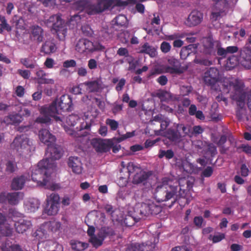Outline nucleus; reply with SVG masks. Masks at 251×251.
<instances>
[{
	"label": "nucleus",
	"mask_w": 251,
	"mask_h": 251,
	"mask_svg": "<svg viewBox=\"0 0 251 251\" xmlns=\"http://www.w3.org/2000/svg\"><path fill=\"white\" fill-rule=\"evenodd\" d=\"M172 179L168 177H164L162 179L160 184H158L155 189V197L159 202L168 201L173 199L171 205L173 206L176 201L175 198L177 191V185H174Z\"/></svg>",
	"instance_id": "1"
},
{
	"label": "nucleus",
	"mask_w": 251,
	"mask_h": 251,
	"mask_svg": "<svg viewBox=\"0 0 251 251\" xmlns=\"http://www.w3.org/2000/svg\"><path fill=\"white\" fill-rule=\"evenodd\" d=\"M50 159L46 158L38 162L37 166L32 170L31 178L38 185L48 188L50 175L48 169L50 167Z\"/></svg>",
	"instance_id": "2"
},
{
	"label": "nucleus",
	"mask_w": 251,
	"mask_h": 251,
	"mask_svg": "<svg viewBox=\"0 0 251 251\" xmlns=\"http://www.w3.org/2000/svg\"><path fill=\"white\" fill-rule=\"evenodd\" d=\"M48 27L57 33L60 39L64 38L67 34V29L64 20L60 14L51 15L45 22Z\"/></svg>",
	"instance_id": "3"
},
{
	"label": "nucleus",
	"mask_w": 251,
	"mask_h": 251,
	"mask_svg": "<svg viewBox=\"0 0 251 251\" xmlns=\"http://www.w3.org/2000/svg\"><path fill=\"white\" fill-rule=\"evenodd\" d=\"M42 116H39L36 119V122L40 124H48L51 121V117H54L56 121H61L59 117L55 116L59 114L57 108L56 101H53L49 106H43L40 109Z\"/></svg>",
	"instance_id": "4"
},
{
	"label": "nucleus",
	"mask_w": 251,
	"mask_h": 251,
	"mask_svg": "<svg viewBox=\"0 0 251 251\" xmlns=\"http://www.w3.org/2000/svg\"><path fill=\"white\" fill-rule=\"evenodd\" d=\"M160 211V208L153 203H142L138 207H136L134 212L137 218H135V222L141 219H144L150 215H156Z\"/></svg>",
	"instance_id": "5"
},
{
	"label": "nucleus",
	"mask_w": 251,
	"mask_h": 251,
	"mask_svg": "<svg viewBox=\"0 0 251 251\" xmlns=\"http://www.w3.org/2000/svg\"><path fill=\"white\" fill-rule=\"evenodd\" d=\"M115 3V0H98L97 3L86 2L84 12L88 15L100 13L109 9Z\"/></svg>",
	"instance_id": "6"
},
{
	"label": "nucleus",
	"mask_w": 251,
	"mask_h": 251,
	"mask_svg": "<svg viewBox=\"0 0 251 251\" xmlns=\"http://www.w3.org/2000/svg\"><path fill=\"white\" fill-rule=\"evenodd\" d=\"M30 142L25 135L17 136L11 144V147L20 155L27 154L31 151Z\"/></svg>",
	"instance_id": "7"
},
{
	"label": "nucleus",
	"mask_w": 251,
	"mask_h": 251,
	"mask_svg": "<svg viewBox=\"0 0 251 251\" xmlns=\"http://www.w3.org/2000/svg\"><path fill=\"white\" fill-rule=\"evenodd\" d=\"M104 47L99 43H94L86 38L80 39L76 43L75 50L80 53L93 52L96 50H101Z\"/></svg>",
	"instance_id": "8"
},
{
	"label": "nucleus",
	"mask_w": 251,
	"mask_h": 251,
	"mask_svg": "<svg viewBox=\"0 0 251 251\" xmlns=\"http://www.w3.org/2000/svg\"><path fill=\"white\" fill-rule=\"evenodd\" d=\"M60 208V197L56 193H52L46 199V205L44 212L48 215L57 214Z\"/></svg>",
	"instance_id": "9"
},
{
	"label": "nucleus",
	"mask_w": 251,
	"mask_h": 251,
	"mask_svg": "<svg viewBox=\"0 0 251 251\" xmlns=\"http://www.w3.org/2000/svg\"><path fill=\"white\" fill-rule=\"evenodd\" d=\"M113 235L114 231L111 228L106 226L102 227L96 235H93L89 238V242L94 248L97 249L102 245L106 237Z\"/></svg>",
	"instance_id": "10"
},
{
	"label": "nucleus",
	"mask_w": 251,
	"mask_h": 251,
	"mask_svg": "<svg viewBox=\"0 0 251 251\" xmlns=\"http://www.w3.org/2000/svg\"><path fill=\"white\" fill-rule=\"evenodd\" d=\"M227 93L232 89L234 94L232 96L233 99L239 103L244 104V101L246 97V93L244 91L243 86L238 82H230L227 86ZM240 105V103H239Z\"/></svg>",
	"instance_id": "11"
},
{
	"label": "nucleus",
	"mask_w": 251,
	"mask_h": 251,
	"mask_svg": "<svg viewBox=\"0 0 251 251\" xmlns=\"http://www.w3.org/2000/svg\"><path fill=\"white\" fill-rule=\"evenodd\" d=\"M203 82L205 85L213 86L220 80L219 71L215 67H210L204 73Z\"/></svg>",
	"instance_id": "12"
},
{
	"label": "nucleus",
	"mask_w": 251,
	"mask_h": 251,
	"mask_svg": "<svg viewBox=\"0 0 251 251\" xmlns=\"http://www.w3.org/2000/svg\"><path fill=\"white\" fill-rule=\"evenodd\" d=\"M91 144L98 152H106L110 150L113 145V142L112 141L100 138L92 139Z\"/></svg>",
	"instance_id": "13"
},
{
	"label": "nucleus",
	"mask_w": 251,
	"mask_h": 251,
	"mask_svg": "<svg viewBox=\"0 0 251 251\" xmlns=\"http://www.w3.org/2000/svg\"><path fill=\"white\" fill-rule=\"evenodd\" d=\"M84 85L86 87V90L89 93L100 94L104 88V85L100 78L85 81Z\"/></svg>",
	"instance_id": "14"
},
{
	"label": "nucleus",
	"mask_w": 251,
	"mask_h": 251,
	"mask_svg": "<svg viewBox=\"0 0 251 251\" xmlns=\"http://www.w3.org/2000/svg\"><path fill=\"white\" fill-rule=\"evenodd\" d=\"M28 33L29 39L32 42L39 44L43 41L44 30L40 26L36 25L30 26Z\"/></svg>",
	"instance_id": "15"
},
{
	"label": "nucleus",
	"mask_w": 251,
	"mask_h": 251,
	"mask_svg": "<svg viewBox=\"0 0 251 251\" xmlns=\"http://www.w3.org/2000/svg\"><path fill=\"white\" fill-rule=\"evenodd\" d=\"M54 101H56L59 114L61 111H71L73 109L72 100L69 95H63L59 100L56 99Z\"/></svg>",
	"instance_id": "16"
},
{
	"label": "nucleus",
	"mask_w": 251,
	"mask_h": 251,
	"mask_svg": "<svg viewBox=\"0 0 251 251\" xmlns=\"http://www.w3.org/2000/svg\"><path fill=\"white\" fill-rule=\"evenodd\" d=\"M239 61L241 65L247 69H251V49L244 47L239 51Z\"/></svg>",
	"instance_id": "17"
},
{
	"label": "nucleus",
	"mask_w": 251,
	"mask_h": 251,
	"mask_svg": "<svg viewBox=\"0 0 251 251\" xmlns=\"http://www.w3.org/2000/svg\"><path fill=\"white\" fill-rule=\"evenodd\" d=\"M155 247L156 244L154 242L149 241L146 244H131L128 246L125 251H153Z\"/></svg>",
	"instance_id": "18"
},
{
	"label": "nucleus",
	"mask_w": 251,
	"mask_h": 251,
	"mask_svg": "<svg viewBox=\"0 0 251 251\" xmlns=\"http://www.w3.org/2000/svg\"><path fill=\"white\" fill-rule=\"evenodd\" d=\"M203 20V14L198 10H193L189 15L185 24L189 27L199 25Z\"/></svg>",
	"instance_id": "19"
},
{
	"label": "nucleus",
	"mask_w": 251,
	"mask_h": 251,
	"mask_svg": "<svg viewBox=\"0 0 251 251\" xmlns=\"http://www.w3.org/2000/svg\"><path fill=\"white\" fill-rule=\"evenodd\" d=\"M46 151L47 155L49 154L48 157L51 160L59 159L63 154V150L61 147L55 143L47 147Z\"/></svg>",
	"instance_id": "20"
},
{
	"label": "nucleus",
	"mask_w": 251,
	"mask_h": 251,
	"mask_svg": "<svg viewBox=\"0 0 251 251\" xmlns=\"http://www.w3.org/2000/svg\"><path fill=\"white\" fill-rule=\"evenodd\" d=\"M39 137L40 141L46 144L47 147L52 145L55 143L56 138L46 129H42L39 132Z\"/></svg>",
	"instance_id": "21"
},
{
	"label": "nucleus",
	"mask_w": 251,
	"mask_h": 251,
	"mask_svg": "<svg viewBox=\"0 0 251 251\" xmlns=\"http://www.w3.org/2000/svg\"><path fill=\"white\" fill-rule=\"evenodd\" d=\"M68 165L72 169L73 173L76 174H80L82 173V163L78 157L70 156L68 159Z\"/></svg>",
	"instance_id": "22"
},
{
	"label": "nucleus",
	"mask_w": 251,
	"mask_h": 251,
	"mask_svg": "<svg viewBox=\"0 0 251 251\" xmlns=\"http://www.w3.org/2000/svg\"><path fill=\"white\" fill-rule=\"evenodd\" d=\"M151 175L150 172H145L142 170L137 172L133 177L132 183L134 184H145Z\"/></svg>",
	"instance_id": "23"
},
{
	"label": "nucleus",
	"mask_w": 251,
	"mask_h": 251,
	"mask_svg": "<svg viewBox=\"0 0 251 251\" xmlns=\"http://www.w3.org/2000/svg\"><path fill=\"white\" fill-rule=\"evenodd\" d=\"M14 226L17 232L23 233L31 227L32 224L30 221L21 219L15 222Z\"/></svg>",
	"instance_id": "24"
},
{
	"label": "nucleus",
	"mask_w": 251,
	"mask_h": 251,
	"mask_svg": "<svg viewBox=\"0 0 251 251\" xmlns=\"http://www.w3.org/2000/svg\"><path fill=\"white\" fill-rule=\"evenodd\" d=\"M6 218L4 215L0 212V232L6 236L12 234V230L8 225H5Z\"/></svg>",
	"instance_id": "25"
},
{
	"label": "nucleus",
	"mask_w": 251,
	"mask_h": 251,
	"mask_svg": "<svg viewBox=\"0 0 251 251\" xmlns=\"http://www.w3.org/2000/svg\"><path fill=\"white\" fill-rule=\"evenodd\" d=\"M43 246L44 251H63V247L61 245L51 240L45 242Z\"/></svg>",
	"instance_id": "26"
},
{
	"label": "nucleus",
	"mask_w": 251,
	"mask_h": 251,
	"mask_svg": "<svg viewBox=\"0 0 251 251\" xmlns=\"http://www.w3.org/2000/svg\"><path fill=\"white\" fill-rule=\"evenodd\" d=\"M26 181V177L24 176H21L14 177L11 182V188L12 190H21L24 186Z\"/></svg>",
	"instance_id": "27"
},
{
	"label": "nucleus",
	"mask_w": 251,
	"mask_h": 251,
	"mask_svg": "<svg viewBox=\"0 0 251 251\" xmlns=\"http://www.w3.org/2000/svg\"><path fill=\"white\" fill-rule=\"evenodd\" d=\"M1 251H23L21 246L19 244H13L10 240H6L0 246Z\"/></svg>",
	"instance_id": "28"
},
{
	"label": "nucleus",
	"mask_w": 251,
	"mask_h": 251,
	"mask_svg": "<svg viewBox=\"0 0 251 251\" xmlns=\"http://www.w3.org/2000/svg\"><path fill=\"white\" fill-rule=\"evenodd\" d=\"M23 197L24 194L22 192L8 193V203L12 205H17L23 199Z\"/></svg>",
	"instance_id": "29"
},
{
	"label": "nucleus",
	"mask_w": 251,
	"mask_h": 251,
	"mask_svg": "<svg viewBox=\"0 0 251 251\" xmlns=\"http://www.w3.org/2000/svg\"><path fill=\"white\" fill-rule=\"evenodd\" d=\"M55 44L50 41H46L42 46L40 51L46 54H50L56 51Z\"/></svg>",
	"instance_id": "30"
},
{
	"label": "nucleus",
	"mask_w": 251,
	"mask_h": 251,
	"mask_svg": "<svg viewBox=\"0 0 251 251\" xmlns=\"http://www.w3.org/2000/svg\"><path fill=\"white\" fill-rule=\"evenodd\" d=\"M202 51L205 54L211 55L215 52L214 42L209 39H206L203 43Z\"/></svg>",
	"instance_id": "31"
},
{
	"label": "nucleus",
	"mask_w": 251,
	"mask_h": 251,
	"mask_svg": "<svg viewBox=\"0 0 251 251\" xmlns=\"http://www.w3.org/2000/svg\"><path fill=\"white\" fill-rule=\"evenodd\" d=\"M140 52L149 54L151 57H155L157 52L156 49L149 45L147 42L145 43L141 48Z\"/></svg>",
	"instance_id": "32"
},
{
	"label": "nucleus",
	"mask_w": 251,
	"mask_h": 251,
	"mask_svg": "<svg viewBox=\"0 0 251 251\" xmlns=\"http://www.w3.org/2000/svg\"><path fill=\"white\" fill-rule=\"evenodd\" d=\"M165 136L169 140L172 142L178 141L181 137L178 130H175L172 128H169L167 130Z\"/></svg>",
	"instance_id": "33"
},
{
	"label": "nucleus",
	"mask_w": 251,
	"mask_h": 251,
	"mask_svg": "<svg viewBox=\"0 0 251 251\" xmlns=\"http://www.w3.org/2000/svg\"><path fill=\"white\" fill-rule=\"evenodd\" d=\"M5 120L8 124L15 125L22 122V117L19 114L12 113L6 117Z\"/></svg>",
	"instance_id": "34"
},
{
	"label": "nucleus",
	"mask_w": 251,
	"mask_h": 251,
	"mask_svg": "<svg viewBox=\"0 0 251 251\" xmlns=\"http://www.w3.org/2000/svg\"><path fill=\"white\" fill-rule=\"evenodd\" d=\"M186 190H182L181 186L180 185V189L179 191V196L180 198L178 200V203L180 206H184L188 204L191 200L188 196V194L186 193Z\"/></svg>",
	"instance_id": "35"
},
{
	"label": "nucleus",
	"mask_w": 251,
	"mask_h": 251,
	"mask_svg": "<svg viewBox=\"0 0 251 251\" xmlns=\"http://www.w3.org/2000/svg\"><path fill=\"white\" fill-rule=\"evenodd\" d=\"M239 63H240L239 57L232 55L229 56L226 60V68L229 70H231L236 67Z\"/></svg>",
	"instance_id": "36"
},
{
	"label": "nucleus",
	"mask_w": 251,
	"mask_h": 251,
	"mask_svg": "<svg viewBox=\"0 0 251 251\" xmlns=\"http://www.w3.org/2000/svg\"><path fill=\"white\" fill-rule=\"evenodd\" d=\"M113 28L103 27L100 32V36L103 38V40H108L112 37Z\"/></svg>",
	"instance_id": "37"
},
{
	"label": "nucleus",
	"mask_w": 251,
	"mask_h": 251,
	"mask_svg": "<svg viewBox=\"0 0 251 251\" xmlns=\"http://www.w3.org/2000/svg\"><path fill=\"white\" fill-rule=\"evenodd\" d=\"M71 246L73 250L75 251H83L88 247V244L78 241L72 242Z\"/></svg>",
	"instance_id": "38"
},
{
	"label": "nucleus",
	"mask_w": 251,
	"mask_h": 251,
	"mask_svg": "<svg viewBox=\"0 0 251 251\" xmlns=\"http://www.w3.org/2000/svg\"><path fill=\"white\" fill-rule=\"evenodd\" d=\"M86 0H78L73 3L72 8L73 9L82 12L85 11Z\"/></svg>",
	"instance_id": "39"
},
{
	"label": "nucleus",
	"mask_w": 251,
	"mask_h": 251,
	"mask_svg": "<svg viewBox=\"0 0 251 251\" xmlns=\"http://www.w3.org/2000/svg\"><path fill=\"white\" fill-rule=\"evenodd\" d=\"M20 63L27 68L34 69L38 67L35 61L28 58H21Z\"/></svg>",
	"instance_id": "40"
},
{
	"label": "nucleus",
	"mask_w": 251,
	"mask_h": 251,
	"mask_svg": "<svg viewBox=\"0 0 251 251\" xmlns=\"http://www.w3.org/2000/svg\"><path fill=\"white\" fill-rule=\"evenodd\" d=\"M155 96L160 99L161 101H165L171 98V93L166 90H159L155 93Z\"/></svg>",
	"instance_id": "41"
},
{
	"label": "nucleus",
	"mask_w": 251,
	"mask_h": 251,
	"mask_svg": "<svg viewBox=\"0 0 251 251\" xmlns=\"http://www.w3.org/2000/svg\"><path fill=\"white\" fill-rule=\"evenodd\" d=\"M174 152L172 150H167V151L160 150L159 151L158 157L162 158L164 157L167 159H170L174 157Z\"/></svg>",
	"instance_id": "42"
},
{
	"label": "nucleus",
	"mask_w": 251,
	"mask_h": 251,
	"mask_svg": "<svg viewBox=\"0 0 251 251\" xmlns=\"http://www.w3.org/2000/svg\"><path fill=\"white\" fill-rule=\"evenodd\" d=\"M165 71L166 73H169L172 75H180L183 73L181 67H171L169 66L165 67Z\"/></svg>",
	"instance_id": "43"
},
{
	"label": "nucleus",
	"mask_w": 251,
	"mask_h": 251,
	"mask_svg": "<svg viewBox=\"0 0 251 251\" xmlns=\"http://www.w3.org/2000/svg\"><path fill=\"white\" fill-rule=\"evenodd\" d=\"M170 124V120L168 118L165 117L164 119L160 123V130L155 131V134L157 135L161 134V132L165 130Z\"/></svg>",
	"instance_id": "44"
},
{
	"label": "nucleus",
	"mask_w": 251,
	"mask_h": 251,
	"mask_svg": "<svg viewBox=\"0 0 251 251\" xmlns=\"http://www.w3.org/2000/svg\"><path fill=\"white\" fill-rule=\"evenodd\" d=\"M79 118L76 115H70L66 118V123L71 126H74L77 123Z\"/></svg>",
	"instance_id": "45"
},
{
	"label": "nucleus",
	"mask_w": 251,
	"mask_h": 251,
	"mask_svg": "<svg viewBox=\"0 0 251 251\" xmlns=\"http://www.w3.org/2000/svg\"><path fill=\"white\" fill-rule=\"evenodd\" d=\"M0 33L2 34L4 30L7 31H10L11 30V27L7 23L5 17H2V20L0 21Z\"/></svg>",
	"instance_id": "46"
},
{
	"label": "nucleus",
	"mask_w": 251,
	"mask_h": 251,
	"mask_svg": "<svg viewBox=\"0 0 251 251\" xmlns=\"http://www.w3.org/2000/svg\"><path fill=\"white\" fill-rule=\"evenodd\" d=\"M194 62L204 66H209L212 65V61L206 58L196 57L194 59Z\"/></svg>",
	"instance_id": "47"
},
{
	"label": "nucleus",
	"mask_w": 251,
	"mask_h": 251,
	"mask_svg": "<svg viewBox=\"0 0 251 251\" xmlns=\"http://www.w3.org/2000/svg\"><path fill=\"white\" fill-rule=\"evenodd\" d=\"M127 172L128 173V176H130L131 174L139 172L140 169L137 166L135 165L133 162H129L126 166Z\"/></svg>",
	"instance_id": "48"
},
{
	"label": "nucleus",
	"mask_w": 251,
	"mask_h": 251,
	"mask_svg": "<svg viewBox=\"0 0 251 251\" xmlns=\"http://www.w3.org/2000/svg\"><path fill=\"white\" fill-rule=\"evenodd\" d=\"M40 205V203L38 200L33 199L29 201L28 208L30 212H35L39 208Z\"/></svg>",
	"instance_id": "49"
},
{
	"label": "nucleus",
	"mask_w": 251,
	"mask_h": 251,
	"mask_svg": "<svg viewBox=\"0 0 251 251\" xmlns=\"http://www.w3.org/2000/svg\"><path fill=\"white\" fill-rule=\"evenodd\" d=\"M119 37L122 43L127 44L130 38V33L127 31H125L120 34Z\"/></svg>",
	"instance_id": "50"
},
{
	"label": "nucleus",
	"mask_w": 251,
	"mask_h": 251,
	"mask_svg": "<svg viewBox=\"0 0 251 251\" xmlns=\"http://www.w3.org/2000/svg\"><path fill=\"white\" fill-rule=\"evenodd\" d=\"M115 20L116 24L121 26L125 25L127 22L126 17L124 15H119Z\"/></svg>",
	"instance_id": "51"
},
{
	"label": "nucleus",
	"mask_w": 251,
	"mask_h": 251,
	"mask_svg": "<svg viewBox=\"0 0 251 251\" xmlns=\"http://www.w3.org/2000/svg\"><path fill=\"white\" fill-rule=\"evenodd\" d=\"M81 29L83 34L85 36H91L93 34V31L91 26L87 24H84L82 25Z\"/></svg>",
	"instance_id": "52"
},
{
	"label": "nucleus",
	"mask_w": 251,
	"mask_h": 251,
	"mask_svg": "<svg viewBox=\"0 0 251 251\" xmlns=\"http://www.w3.org/2000/svg\"><path fill=\"white\" fill-rule=\"evenodd\" d=\"M107 125L109 126L112 130H116L119 126V123L117 121L113 119H107L105 121Z\"/></svg>",
	"instance_id": "53"
},
{
	"label": "nucleus",
	"mask_w": 251,
	"mask_h": 251,
	"mask_svg": "<svg viewBox=\"0 0 251 251\" xmlns=\"http://www.w3.org/2000/svg\"><path fill=\"white\" fill-rule=\"evenodd\" d=\"M213 173V169L211 166H208L204 169L201 172V176L204 177H209L211 176Z\"/></svg>",
	"instance_id": "54"
},
{
	"label": "nucleus",
	"mask_w": 251,
	"mask_h": 251,
	"mask_svg": "<svg viewBox=\"0 0 251 251\" xmlns=\"http://www.w3.org/2000/svg\"><path fill=\"white\" fill-rule=\"evenodd\" d=\"M81 20L80 15L76 14L72 16L70 19L69 22L73 25H76Z\"/></svg>",
	"instance_id": "55"
},
{
	"label": "nucleus",
	"mask_w": 251,
	"mask_h": 251,
	"mask_svg": "<svg viewBox=\"0 0 251 251\" xmlns=\"http://www.w3.org/2000/svg\"><path fill=\"white\" fill-rule=\"evenodd\" d=\"M171 48L170 44L167 42L164 41L161 44L160 50L163 53H168L170 51Z\"/></svg>",
	"instance_id": "56"
},
{
	"label": "nucleus",
	"mask_w": 251,
	"mask_h": 251,
	"mask_svg": "<svg viewBox=\"0 0 251 251\" xmlns=\"http://www.w3.org/2000/svg\"><path fill=\"white\" fill-rule=\"evenodd\" d=\"M129 177V176H127V177L120 176L119 178L117 180V184L120 187H124L126 186L128 183Z\"/></svg>",
	"instance_id": "57"
},
{
	"label": "nucleus",
	"mask_w": 251,
	"mask_h": 251,
	"mask_svg": "<svg viewBox=\"0 0 251 251\" xmlns=\"http://www.w3.org/2000/svg\"><path fill=\"white\" fill-rule=\"evenodd\" d=\"M61 226V224L59 222L53 221L50 223V228L52 232H56L59 230Z\"/></svg>",
	"instance_id": "58"
},
{
	"label": "nucleus",
	"mask_w": 251,
	"mask_h": 251,
	"mask_svg": "<svg viewBox=\"0 0 251 251\" xmlns=\"http://www.w3.org/2000/svg\"><path fill=\"white\" fill-rule=\"evenodd\" d=\"M123 104H119L116 102H114L113 104L112 112L114 115H116L123 110Z\"/></svg>",
	"instance_id": "59"
},
{
	"label": "nucleus",
	"mask_w": 251,
	"mask_h": 251,
	"mask_svg": "<svg viewBox=\"0 0 251 251\" xmlns=\"http://www.w3.org/2000/svg\"><path fill=\"white\" fill-rule=\"evenodd\" d=\"M128 62L129 63V71L134 70L139 64V61L138 60H134V58L132 57H130V59H129Z\"/></svg>",
	"instance_id": "60"
},
{
	"label": "nucleus",
	"mask_w": 251,
	"mask_h": 251,
	"mask_svg": "<svg viewBox=\"0 0 251 251\" xmlns=\"http://www.w3.org/2000/svg\"><path fill=\"white\" fill-rule=\"evenodd\" d=\"M168 62L171 67H181L180 63L179 61L175 58H171L168 60Z\"/></svg>",
	"instance_id": "61"
},
{
	"label": "nucleus",
	"mask_w": 251,
	"mask_h": 251,
	"mask_svg": "<svg viewBox=\"0 0 251 251\" xmlns=\"http://www.w3.org/2000/svg\"><path fill=\"white\" fill-rule=\"evenodd\" d=\"M25 88L21 85H19L16 88L15 90V94L16 95L20 97H23L25 94Z\"/></svg>",
	"instance_id": "62"
},
{
	"label": "nucleus",
	"mask_w": 251,
	"mask_h": 251,
	"mask_svg": "<svg viewBox=\"0 0 251 251\" xmlns=\"http://www.w3.org/2000/svg\"><path fill=\"white\" fill-rule=\"evenodd\" d=\"M18 73L24 79H28L30 77V72L27 70H23L19 69L18 70Z\"/></svg>",
	"instance_id": "63"
},
{
	"label": "nucleus",
	"mask_w": 251,
	"mask_h": 251,
	"mask_svg": "<svg viewBox=\"0 0 251 251\" xmlns=\"http://www.w3.org/2000/svg\"><path fill=\"white\" fill-rule=\"evenodd\" d=\"M76 63L75 60L73 59L68 60L63 62V66L64 68L74 67L76 66Z\"/></svg>",
	"instance_id": "64"
}]
</instances>
